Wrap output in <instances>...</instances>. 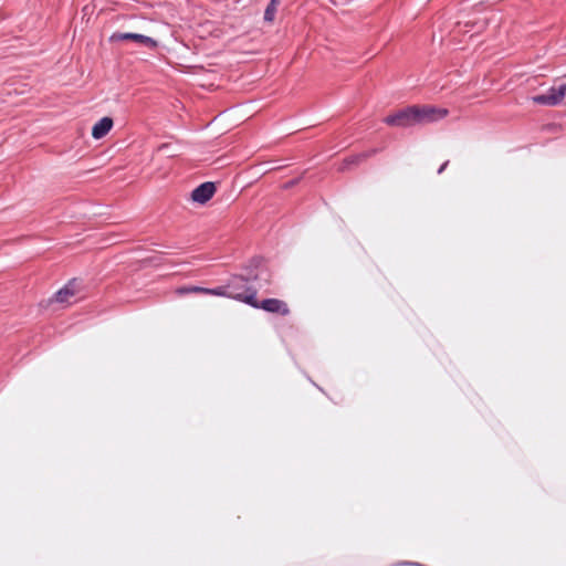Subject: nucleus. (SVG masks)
<instances>
[{
	"label": "nucleus",
	"mask_w": 566,
	"mask_h": 566,
	"mask_svg": "<svg viewBox=\"0 0 566 566\" xmlns=\"http://www.w3.org/2000/svg\"><path fill=\"white\" fill-rule=\"evenodd\" d=\"M446 108L433 106H408L384 118V123L392 127L407 128L416 125H424L444 118Z\"/></svg>",
	"instance_id": "1"
},
{
	"label": "nucleus",
	"mask_w": 566,
	"mask_h": 566,
	"mask_svg": "<svg viewBox=\"0 0 566 566\" xmlns=\"http://www.w3.org/2000/svg\"><path fill=\"white\" fill-rule=\"evenodd\" d=\"M258 279V274L233 275L228 282V294L230 298L243 302L250 306H256L258 290L252 285V281Z\"/></svg>",
	"instance_id": "2"
},
{
	"label": "nucleus",
	"mask_w": 566,
	"mask_h": 566,
	"mask_svg": "<svg viewBox=\"0 0 566 566\" xmlns=\"http://www.w3.org/2000/svg\"><path fill=\"white\" fill-rule=\"evenodd\" d=\"M566 96V84L552 86L546 93L535 95L533 102L539 105L557 106Z\"/></svg>",
	"instance_id": "3"
},
{
	"label": "nucleus",
	"mask_w": 566,
	"mask_h": 566,
	"mask_svg": "<svg viewBox=\"0 0 566 566\" xmlns=\"http://www.w3.org/2000/svg\"><path fill=\"white\" fill-rule=\"evenodd\" d=\"M109 40L111 42L133 41L150 50H155L158 46V42L155 39L139 33L115 32L111 35Z\"/></svg>",
	"instance_id": "4"
},
{
	"label": "nucleus",
	"mask_w": 566,
	"mask_h": 566,
	"mask_svg": "<svg viewBox=\"0 0 566 566\" xmlns=\"http://www.w3.org/2000/svg\"><path fill=\"white\" fill-rule=\"evenodd\" d=\"M80 290L81 282L73 279L54 294L53 300L61 304H70L71 300L80 293Z\"/></svg>",
	"instance_id": "5"
},
{
	"label": "nucleus",
	"mask_w": 566,
	"mask_h": 566,
	"mask_svg": "<svg viewBox=\"0 0 566 566\" xmlns=\"http://www.w3.org/2000/svg\"><path fill=\"white\" fill-rule=\"evenodd\" d=\"M254 308H261L269 313H277L282 316H286L290 314V308L284 301L279 298H265L262 302L256 300V306Z\"/></svg>",
	"instance_id": "6"
},
{
	"label": "nucleus",
	"mask_w": 566,
	"mask_h": 566,
	"mask_svg": "<svg viewBox=\"0 0 566 566\" xmlns=\"http://www.w3.org/2000/svg\"><path fill=\"white\" fill-rule=\"evenodd\" d=\"M216 192V185L211 181H207L195 188L191 192V199L198 203H206L209 201Z\"/></svg>",
	"instance_id": "7"
},
{
	"label": "nucleus",
	"mask_w": 566,
	"mask_h": 566,
	"mask_svg": "<svg viewBox=\"0 0 566 566\" xmlns=\"http://www.w3.org/2000/svg\"><path fill=\"white\" fill-rule=\"evenodd\" d=\"M113 127V119L111 117L101 118L92 128V136L95 139H101L108 134Z\"/></svg>",
	"instance_id": "8"
},
{
	"label": "nucleus",
	"mask_w": 566,
	"mask_h": 566,
	"mask_svg": "<svg viewBox=\"0 0 566 566\" xmlns=\"http://www.w3.org/2000/svg\"><path fill=\"white\" fill-rule=\"evenodd\" d=\"M280 0H271L264 11V21L273 22L277 11Z\"/></svg>",
	"instance_id": "9"
},
{
	"label": "nucleus",
	"mask_w": 566,
	"mask_h": 566,
	"mask_svg": "<svg viewBox=\"0 0 566 566\" xmlns=\"http://www.w3.org/2000/svg\"><path fill=\"white\" fill-rule=\"evenodd\" d=\"M205 294L229 297L228 284L220 285V286H217V287H213V289H207L206 287Z\"/></svg>",
	"instance_id": "10"
},
{
	"label": "nucleus",
	"mask_w": 566,
	"mask_h": 566,
	"mask_svg": "<svg viewBox=\"0 0 566 566\" xmlns=\"http://www.w3.org/2000/svg\"><path fill=\"white\" fill-rule=\"evenodd\" d=\"M206 287L201 286H182L177 290V293L180 295L189 294V293H201L205 294Z\"/></svg>",
	"instance_id": "11"
},
{
	"label": "nucleus",
	"mask_w": 566,
	"mask_h": 566,
	"mask_svg": "<svg viewBox=\"0 0 566 566\" xmlns=\"http://www.w3.org/2000/svg\"><path fill=\"white\" fill-rule=\"evenodd\" d=\"M376 150H373L370 153H363L360 155H357V156H354V157H350L349 159H346L345 160V164L346 165H349V164H357L359 163L360 160L363 159H366L367 157H369L371 154H374Z\"/></svg>",
	"instance_id": "12"
},
{
	"label": "nucleus",
	"mask_w": 566,
	"mask_h": 566,
	"mask_svg": "<svg viewBox=\"0 0 566 566\" xmlns=\"http://www.w3.org/2000/svg\"><path fill=\"white\" fill-rule=\"evenodd\" d=\"M448 165H449V160H446V161L440 166V168L438 169V174H439V175H441V174L444 171V169L448 167Z\"/></svg>",
	"instance_id": "13"
}]
</instances>
